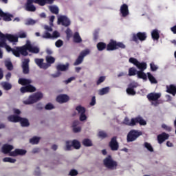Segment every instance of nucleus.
Returning a JSON list of instances; mask_svg holds the SVG:
<instances>
[{"instance_id":"obj_25","label":"nucleus","mask_w":176,"mask_h":176,"mask_svg":"<svg viewBox=\"0 0 176 176\" xmlns=\"http://www.w3.org/2000/svg\"><path fill=\"white\" fill-rule=\"evenodd\" d=\"M18 83L21 86H28L32 83V80L27 78H21L18 80Z\"/></svg>"},{"instance_id":"obj_13","label":"nucleus","mask_w":176,"mask_h":176,"mask_svg":"<svg viewBox=\"0 0 176 176\" xmlns=\"http://www.w3.org/2000/svg\"><path fill=\"white\" fill-rule=\"evenodd\" d=\"M120 13L121 17H127L130 14V12H129V6L126 3L122 4L120 8Z\"/></svg>"},{"instance_id":"obj_32","label":"nucleus","mask_w":176,"mask_h":176,"mask_svg":"<svg viewBox=\"0 0 176 176\" xmlns=\"http://www.w3.org/2000/svg\"><path fill=\"white\" fill-rule=\"evenodd\" d=\"M96 46L99 52H102V50H105V49H107V43L104 42L98 43Z\"/></svg>"},{"instance_id":"obj_6","label":"nucleus","mask_w":176,"mask_h":176,"mask_svg":"<svg viewBox=\"0 0 176 176\" xmlns=\"http://www.w3.org/2000/svg\"><path fill=\"white\" fill-rule=\"evenodd\" d=\"M69 69V63H66L65 65H63V64H58L56 66V69H57V72L54 74H52V78H58V76H60L61 75V72L60 71L62 72H65V71H68V69Z\"/></svg>"},{"instance_id":"obj_22","label":"nucleus","mask_w":176,"mask_h":176,"mask_svg":"<svg viewBox=\"0 0 176 176\" xmlns=\"http://www.w3.org/2000/svg\"><path fill=\"white\" fill-rule=\"evenodd\" d=\"M56 0H34V3H37L40 6H45V5H53Z\"/></svg>"},{"instance_id":"obj_35","label":"nucleus","mask_w":176,"mask_h":176,"mask_svg":"<svg viewBox=\"0 0 176 176\" xmlns=\"http://www.w3.org/2000/svg\"><path fill=\"white\" fill-rule=\"evenodd\" d=\"M137 75L140 79H143L144 80L147 79L146 74L142 70L138 71Z\"/></svg>"},{"instance_id":"obj_29","label":"nucleus","mask_w":176,"mask_h":176,"mask_svg":"<svg viewBox=\"0 0 176 176\" xmlns=\"http://www.w3.org/2000/svg\"><path fill=\"white\" fill-rule=\"evenodd\" d=\"M151 37L153 41H159L160 34H159V30H157V29H155L151 32Z\"/></svg>"},{"instance_id":"obj_41","label":"nucleus","mask_w":176,"mask_h":176,"mask_svg":"<svg viewBox=\"0 0 176 176\" xmlns=\"http://www.w3.org/2000/svg\"><path fill=\"white\" fill-rule=\"evenodd\" d=\"M46 62L47 63V64H54L55 61H56V58H54V57L53 56H47L45 58Z\"/></svg>"},{"instance_id":"obj_50","label":"nucleus","mask_w":176,"mask_h":176,"mask_svg":"<svg viewBox=\"0 0 176 176\" xmlns=\"http://www.w3.org/2000/svg\"><path fill=\"white\" fill-rule=\"evenodd\" d=\"M42 38H43V39H51V38H53V36H52V34L50 32H45L42 35Z\"/></svg>"},{"instance_id":"obj_15","label":"nucleus","mask_w":176,"mask_h":176,"mask_svg":"<svg viewBox=\"0 0 176 176\" xmlns=\"http://www.w3.org/2000/svg\"><path fill=\"white\" fill-rule=\"evenodd\" d=\"M20 90L21 93H34V91H36V88L29 84V85L21 87Z\"/></svg>"},{"instance_id":"obj_23","label":"nucleus","mask_w":176,"mask_h":176,"mask_svg":"<svg viewBox=\"0 0 176 176\" xmlns=\"http://www.w3.org/2000/svg\"><path fill=\"white\" fill-rule=\"evenodd\" d=\"M4 35H5L6 39L7 41H9V42H11L13 43L19 42V37L17 36H14L10 34H6Z\"/></svg>"},{"instance_id":"obj_5","label":"nucleus","mask_w":176,"mask_h":176,"mask_svg":"<svg viewBox=\"0 0 176 176\" xmlns=\"http://www.w3.org/2000/svg\"><path fill=\"white\" fill-rule=\"evenodd\" d=\"M12 54H14L15 57H20L21 54L22 56H28V52L25 51V45L14 47L12 50Z\"/></svg>"},{"instance_id":"obj_55","label":"nucleus","mask_w":176,"mask_h":176,"mask_svg":"<svg viewBox=\"0 0 176 176\" xmlns=\"http://www.w3.org/2000/svg\"><path fill=\"white\" fill-rule=\"evenodd\" d=\"M105 79H106V77H105V76H100V77L98 79V80H97V82H96L97 86L101 85V83H102L103 82H104V81H105Z\"/></svg>"},{"instance_id":"obj_48","label":"nucleus","mask_w":176,"mask_h":176,"mask_svg":"<svg viewBox=\"0 0 176 176\" xmlns=\"http://www.w3.org/2000/svg\"><path fill=\"white\" fill-rule=\"evenodd\" d=\"M126 93H127V94L133 96V82H131L128 85V88L126 89Z\"/></svg>"},{"instance_id":"obj_17","label":"nucleus","mask_w":176,"mask_h":176,"mask_svg":"<svg viewBox=\"0 0 176 176\" xmlns=\"http://www.w3.org/2000/svg\"><path fill=\"white\" fill-rule=\"evenodd\" d=\"M138 123L140 126H146V121L142 118L140 116L133 118V126H135Z\"/></svg>"},{"instance_id":"obj_24","label":"nucleus","mask_w":176,"mask_h":176,"mask_svg":"<svg viewBox=\"0 0 176 176\" xmlns=\"http://www.w3.org/2000/svg\"><path fill=\"white\" fill-rule=\"evenodd\" d=\"M13 148L14 147L12 145L6 144L2 146V152L5 155H8V153L10 155V152L12 151Z\"/></svg>"},{"instance_id":"obj_39","label":"nucleus","mask_w":176,"mask_h":176,"mask_svg":"<svg viewBox=\"0 0 176 176\" xmlns=\"http://www.w3.org/2000/svg\"><path fill=\"white\" fill-rule=\"evenodd\" d=\"M147 76H148V79L150 80L151 83H154L156 84L157 83V80H156V78H155V77L153 76V75H152V74L151 73H147Z\"/></svg>"},{"instance_id":"obj_40","label":"nucleus","mask_w":176,"mask_h":176,"mask_svg":"<svg viewBox=\"0 0 176 176\" xmlns=\"http://www.w3.org/2000/svg\"><path fill=\"white\" fill-rule=\"evenodd\" d=\"M98 137L102 140H104V138H108V134L104 131H100L98 133Z\"/></svg>"},{"instance_id":"obj_53","label":"nucleus","mask_w":176,"mask_h":176,"mask_svg":"<svg viewBox=\"0 0 176 176\" xmlns=\"http://www.w3.org/2000/svg\"><path fill=\"white\" fill-rule=\"evenodd\" d=\"M65 34L67 35V39H69L72 37V30H71L69 28H67V30H65Z\"/></svg>"},{"instance_id":"obj_57","label":"nucleus","mask_w":176,"mask_h":176,"mask_svg":"<svg viewBox=\"0 0 176 176\" xmlns=\"http://www.w3.org/2000/svg\"><path fill=\"white\" fill-rule=\"evenodd\" d=\"M72 148V144H71V141H66V148L65 151H71Z\"/></svg>"},{"instance_id":"obj_31","label":"nucleus","mask_w":176,"mask_h":176,"mask_svg":"<svg viewBox=\"0 0 176 176\" xmlns=\"http://www.w3.org/2000/svg\"><path fill=\"white\" fill-rule=\"evenodd\" d=\"M8 44L6 43V37L5 34H1L0 36V47H5Z\"/></svg>"},{"instance_id":"obj_1","label":"nucleus","mask_w":176,"mask_h":176,"mask_svg":"<svg viewBox=\"0 0 176 176\" xmlns=\"http://www.w3.org/2000/svg\"><path fill=\"white\" fill-rule=\"evenodd\" d=\"M103 164L108 170H116L118 168V162L112 158V155H107L103 160Z\"/></svg>"},{"instance_id":"obj_30","label":"nucleus","mask_w":176,"mask_h":176,"mask_svg":"<svg viewBox=\"0 0 176 176\" xmlns=\"http://www.w3.org/2000/svg\"><path fill=\"white\" fill-rule=\"evenodd\" d=\"M19 122L21 123L22 127H28V126H30V121H28V119L27 118H23L21 117Z\"/></svg>"},{"instance_id":"obj_63","label":"nucleus","mask_w":176,"mask_h":176,"mask_svg":"<svg viewBox=\"0 0 176 176\" xmlns=\"http://www.w3.org/2000/svg\"><path fill=\"white\" fill-rule=\"evenodd\" d=\"M162 129L166 130V131H171V127L167 126L166 124L162 125Z\"/></svg>"},{"instance_id":"obj_44","label":"nucleus","mask_w":176,"mask_h":176,"mask_svg":"<svg viewBox=\"0 0 176 176\" xmlns=\"http://www.w3.org/2000/svg\"><path fill=\"white\" fill-rule=\"evenodd\" d=\"M3 162L4 163H16V159L6 157L3 159Z\"/></svg>"},{"instance_id":"obj_10","label":"nucleus","mask_w":176,"mask_h":176,"mask_svg":"<svg viewBox=\"0 0 176 176\" xmlns=\"http://www.w3.org/2000/svg\"><path fill=\"white\" fill-rule=\"evenodd\" d=\"M25 52L28 50L30 53H33L34 54H38V53H39L40 52L39 47L36 46H32V45H31L30 43L25 45Z\"/></svg>"},{"instance_id":"obj_11","label":"nucleus","mask_w":176,"mask_h":176,"mask_svg":"<svg viewBox=\"0 0 176 176\" xmlns=\"http://www.w3.org/2000/svg\"><path fill=\"white\" fill-rule=\"evenodd\" d=\"M34 3H35L34 0H27L25 4V10L27 12H35L36 10V7L34 6Z\"/></svg>"},{"instance_id":"obj_56","label":"nucleus","mask_w":176,"mask_h":176,"mask_svg":"<svg viewBox=\"0 0 176 176\" xmlns=\"http://www.w3.org/2000/svg\"><path fill=\"white\" fill-rule=\"evenodd\" d=\"M150 68L153 72H155V71H157V69L159 67H157L156 65H155V63L152 62L151 63H150Z\"/></svg>"},{"instance_id":"obj_37","label":"nucleus","mask_w":176,"mask_h":176,"mask_svg":"<svg viewBox=\"0 0 176 176\" xmlns=\"http://www.w3.org/2000/svg\"><path fill=\"white\" fill-rule=\"evenodd\" d=\"M72 146H73L74 149H80V142L77 140H74L72 142Z\"/></svg>"},{"instance_id":"obj_7","label":"nucleus","mask_w":176,"mask_h":176,"mask_svg":"<svg viewBox=\"0 0 176 176\" xmlns=\"http://www.w3.org/2000/svg\"><path fill=\"white\" fill-rule=\"evenodd\" d=\"M88 54H90V50L87 49L82 50L74 62V65H80V64H82V63H83V60H85V57H86V56H87Z\"/></svg>"},{"instance_id":"obj_52","label":"nucleus","mask_w":176,"mask_h":176,"mask_svg":"<svg viewBox=\"0 0 176 176\" xmlns=\"http://www.w3.org/2000/svg\"><path fill=\"white\" fill-rule=\"evenodd\" d=\"M144 148L148 149L149 152H153V147H152V145L148 142H144Z\"/></svg>"},{"instance_id":"obj_21","label":"nucleus","mask_w":176,"mask_h":176,"mask_svg":"<svg viewBox=\"0 0 176 176\" xmlns=\"http://www.w3.org/2000/svg\"><path fill=\"white\" fill-rule=\"evenodd\" d=\"M169 137L170 135L165 132L158 135L157 137L158 144H163L166 140H168Z\"/></svg>"},{"instance_id":"obj_20","label":"nucleus","mask_w":176,"mask_h":176,"mask_svg":"<svg viewBox=\"0 0 176 176\" xmlns=\"http://www.w3.org/2000/svg\"><path fill=\"white\" fill-rule=\"evenodd\" d=\"M160 97H162V94L160 93H150L147 95L148 101H157Z\"/></svg>"},{"instance_id":"obj_43","label":"nucleus","mask_w":176,"mask_h":176,"mask_svg":"<svg viewBox=\"0 0 176 176\" xmlns=\"http://www.w3.org/2000/svg\"><path fill=\"white\" fill-rule=\"evenodd\" d=\"M76 110L78 112V113H86V109L80 105L77 106L76 107Z\"/></svg>"},{"instance_id":"obj_51","label":"nucleus","mask_w":176,"mask_h":176,"mask_svg":"<svg viewBox=\"0 0 176 176\" xmlns=\"http://www.w3.org/2000/svg\"><path fill=\"white\" fill-rule=\"evenodd\" d=\"M36 64L38 65V67H39L41 68V67H42V65H43V59L41 58H35L34 60Z\"/></svg>"},{"instance_id":"obj_42","label":"nucleus","mask_w":176,"mask_h":176,"mask_svg":"<svg viewBox=\"0 0 176 176\" xmlns=\"http://www.w3.org/2000/svg\"><path fill=\"white\" fill-rule=\"evenodd\" d=\"M16 36L18 38H20L21 39H23L24 38H27V32L21 30L17 33Z\"/></svg>"},{"instance_id":"obj_46","label":"nucleus","mask_w":176,"mask_h":176,"mask_svg":"<svg viewBox=\"0 0 176 176\" xmlns=\"http://www.w3.org/2000/svg\"><path fill=\"white\" fill-rule=\"evenodd\" d=\"M50 10L54 14H57L58 13V11H59L58 7H57V6H50Z\"/></svg>"},{"instance_id":"obj_28","label":"nucleus","mask_w":176,"mask_h":176,"mask_svg":"<svg viewBox=\"0 0 176 176\" xmlns=\"http://www.w3.org/2000/svg\"><path fill=\"white\" fill-rule=\"evenodd\" d=\"M73 41L74 43H82V37H80V34H79V32H74L73 35Z\"/></svg>"},{"instance_id":"obj_45","label":"nucleus","mask_w":176,"mask_h":176,"mask_svg":"<svg viewBox=\"0 0 176 176\" xmlns=\"http://www.w3.org/2000/svg\"><path fill=\"white\" fill-rule=\"evenodd\" d=\"M39 140H41L40 138L38 137H33L30 140V144H32L33 145H35L36 144L39 143Z\"/></svg>"},{"instance_id":"obj_19","label":"nucleus","mask_w":176,"mask_h":176,"mask_svg":"<svg viewBox=\"0 0 176 176\" xmlns=\"http://www.w3.org/2000/svg\"><path fill=\"white\" fill-rule=\"evenodd\" d=\"M57 102H59V104H64L65 102H68L69 101V96L66 94H62L59 95L56 98Z\"/></svg>"},{"instance_id":"obj_59","label":"nucleus","mask_w":176,"mask_h":176,"mask_svg":"<svg viewBox=\"0 0 176 176\" xmlns=\"http://www.w3.org/2000/svg\"><path fill=\"white\" fill-rule=\"evenodd\" d=\"M78 170H76L75 169H72L69 173V175L76 176V175H78Z\"/></svg>"},{"instance_id":"obj_2","label":"nucleus","mask_w":176,"mask_h":176,"mask_svg":"<svg viewBox=\"0 0 176 176\" xmlns=\"http://www.w3.org/2000/svg\"><path fill=\"white\" fill-rule=\"evenodd\" d=\"M118 49H126V45H124L123 43L116 42V41L111 39L109 43L107 45V52L118 50Z\"/></svg>"},{"instance_id":"obj_3","label":"nucleus","mask_w":176,"mask_h":176,"mask_svg":"<svg viewBox=\"0 0 176 176\" xmlns=\"http://www.w3.org/2000/svg\"><path fill=\"white\" fill-rule=\"evenodd\" d=\"M43 98V94L41 92H36L29 96L27 100H25L23 103L25 105H30V104H35V102H38V101H41Z\"/></svg>"},{"instance_id":"obj_61","label":"nucleus","mask_w":176,"mask_h":176,"mask_svg":"<svg viewBox=\"0 0 176 176\" xmlns=\"http://www.w3.org/2000/svg\"><path fill=\"white\" fill-rule=\"evenodd\" d=\"M87 119V116H86L85 113H81L80 115V122H85Z\"/></svg>"},{"instance_id":"obj_49","label":"nucleus","mask_w":176,"mask_h":176,"mask_svg":"<svg viewBox=\"0 0 176 176\" xmlns=\"http://www.w3.org/2000/svg\"><path fill=\"white\" fill-rule=\"evenodd\" d=\"M127 142H133V130H131L126 137Z\"/></svg>"},{"instance_id":"obj_18","label":"nucleus","mask_w":176,"mask_h":176,"mask_svg":"<svg viewBox=\"0 0 176 176\" xmlns=\"http://www.w3.org/2000/svg\"><path fill=\"white\" fill-rule=\"evenodd\" d=\"M27 153V151L21 148H16L14 151L10 153V156H24Z\"/></svg>"},{"instance_id":"obj_14","label":"nucleus","mask_w":176,"mask_h":176,"mask_svg":"<svg viewBox=\"0 0 176 176\" xmlns=\"http://www.w3.org/2000/svg\"><path fill=\"white\" fill-rule=\"evenodd\" d=\"M133 65H135L138 69H140V71H145V69L146 68V63H140L135 58H133Z\"/></svg>"},{"instance_id":"obj_62","label":"nucleus","mask_w":176,"mask_h":176,"mask_svg":"<svg viewBox=\"0 0 176 176\" xmlns=\"http://www.w3.org/2000/svg\"><path fill=\"white\" fill-rule=\"evenodd\" d=\"M96 104V96H93L91 98V100L89 103V105L91 107H94V104Z\"/></svg>"},{"instance_id":"obj_34","label":"nucleus","mask_w":176,"mask_h":176,"mask_svg":"<svg viewBox=\"0 0 176 176\" xmlns=\"http://www.w3.org/2000/svg\"><path fill=\"white\" fill-rule=\"evenodd\" d=\"M109 87L102 88L101 89L99 90L98 94L99 96H104L105 94H108L109 93Z\"/></svg>"},{"instance_id":"obj_60","label":"nucleus","mask_w":176,"mask_h":176,"mask_svg":"<svg viewBox=\"0 0 176 176\" xmlns=\"http://www.w3.org/2000/svg\"><path fill=\"white\" fill-rule=\"evenodd\" d=\"M54 108V106H53V104H51V103L47 104L45 107V109H46L47 111H49L50 109H53Z\"/></svg>"},{"instance_id":"obj_27","label":"nucleus","mask_w":176,"mask_h":176,"mask_svg":"<svg viewBox=\"0 0 176 176\" xmlns=\"http://www.w3.org/2000/svg\"><path fill=\"white\" fill-rule=\"evenodd\" d=\"M166 93H169V94H172V96L176 95V86L174 85H170L169 86H166Z\"/></svg>"},{"instance_id":"obj_47","label":"nucleus","mask_w":176,"mask_h":176,"mask_svg":"<svg viewBox=\"0 0 176 176\" xmlns=\"http://www.w3.org/2000/svg\"><path fill=\"white\" fill-rule=\"evenodd\" d=\"M124 124H126L127 126H133V118L131 119V120L129 119V118L126 117L123 122Z\"/></svg>"},{"instance_id":"obj_16","label":"nucleus","mask_w":176,"mask_h":176,"mask_svg":"<svg viewBox=\"0 0 176 176\" xmlns=\"http://www.w3.org/2000/svg\"><path fill=\"white\" fill-rule=\"evenodd\" d=\"M0 17H2L3 21H12V19L14 16L13 14L4 12L1 9H0Z\"/></svg>"},{"instance_id":"obj_12","label":"nucleus","mask_w":176,"mask_h":176,"mask_svg":"<svg viewBox=\"0 0 176 176\" xmlns=\"http://www.w3.org/2000/svg\"><path fill=\"white\" fill-rule=\"evenodd\" d=\"M22 69L25 75L30 74V58H25L22 62Z\"/></svg>"},{"instance_id":"obj_33","label":"nucleus","mask_w":176,"mask_h":176,"mask_svg":"<svg viewBox=\"0 0 176 176\" xmlns=\"http://www.w3.org/2000/svg\"><path fill=\"white\" fill-rule=\"evenodd\" d=\"M142 135V131L133 130V141H135L138 138V137Z\"/></svg>"},{"instance_id":"obj_8","label":"nucleus","mask_w":176,"mask_h":176,"mask_svg":"<svg viewBox=\"0 0 176 176\" xmlns=\"http://www.w3.org/2000/svg\"><path fill=\"white\" fill-rule=\"evenodd\" d=\"M109 146L111 151H119V142H118V137H113L109 142Z\"/></svg>"},{"instance_id":"obj_64","label":"nucleus","mask_w":176,"mask_h":176,"mask_svg":"<svg viewBox=\"0 0 176 176\" xmlns=\"http://www.w3.org/2000/svg\"><path fill=\"white\" fill-rule=\"evenodd\" d=\"M81 130H82V128H80V126H78V127L74 126V127H73L74 133H80Z\"/></svg>"},{"instance_id":"obj_54","label":"nucleus","mask_w":176,"mask_h":176,"mask_svg":"<svg viewBox=\"0 0 176 176\" xmlns=\"http://www.w3.org/2000/svg\"><path fill=\"white\" fill-rule=\"evenodd\" d=\"M3 87L4 90H10V89H12V84L9 82H4L3 84Z\"/></svg>"},{"instance_id":"obj_36","label":"nucleus","mask_w":176,"mask_h":176,"mask_svg":"<svg viewBox=\"0 0 176 176\" xmlns=\"http://www.w3.org/2000/svg\"><path fill=\"white\" fill-rule=\"evenodd\" d=\"M82 145L87 147L93 146V142L90 139L85 138L82 140Z\"/></svg>"},{"instance_id":"obj_4","label":"nucleus","mask_w":176,"mask_h":176,"mask_svg":"<svg viewBox=\"0 0 176 176\" xmlns=\"http://www.w3.org/2000/svg\"><path fill=\"white\" fill-rule=\"evenodd\" d=\"M146 38H148V34L145 32H139L133 34V41L138 45L140 42H144V41H146Z\"/></svg>"},{"instance_id":"obj_26","label":"nucleus","mask_w":176,"mask_h":176,"mask_svg":"<svg viewBox=\"0 0 176 176\" xmlns=\"http://www.w3.org/2000/svg\"><path fill=\"white\" fill-rule=\"evenodd\" d=\"M21 117L16 115H11L8 117V122H12V123H19Z\"/></svg>"},{"instance_id":"obj_58","label":"nucleus","mask_w":176,"mask_h":176,"mask_svg":"<svg viewBox=\"0 0 176 176\" xmlns=\"http://www.w3.org/2000/svg\"><path fill=\"white\" fill-rule=\"evenodd\" d=\"M63 45H64V42H63V40H58L55 43V46H56V47H61V46H63Z\"/></svg>"},{"instance_id":"obj_9","label":"nucleus","mask_w":176,"mask_h":176,"mask_svg":"<svg viewBox=\"0 0 176 176\" xmlns=\"http://www.w3.org/2000/svg\"><path fill=\"white\" fill-rule=\"evenodd\" d=\"M58 24H61L63 27H69L71 21L66 16L61 15L58 18Z\"/></svg>"},{"instance_id":"obj_38","label":"nucleus","mask_w":176,"mask_h":176,"mask_svg":"<svg viewBox=\"0 0 176 176\" xmlns=\"http://www.w3.org/2000/svg\"><path fill=\"white\" fill-rule=\"evenodd\" d=\"M4 64L8 71H12L13 70V64L12 63V61L10 60H5Z\"/></svg>"}]
</instances>
